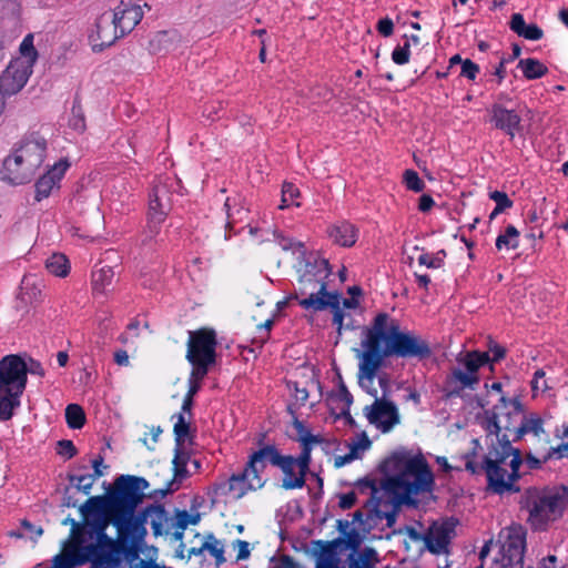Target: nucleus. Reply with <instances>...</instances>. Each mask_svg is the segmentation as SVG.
Segmentation results:
<instances>
[{"label": "nucleus", "mask_w": 568, "mask_h": 568, "mask_svg": "<svg viewBox=\"0 0 568 568\" xmlns=\"http://www.w3.org/2000/svg\"><path fill=\"white\" fill-rule=\"evenodd\" d=\"M485 429L490 444L481 463L467 456L465 468L473 475L484 473L487 488L494 494L517 493L519 487V467L523 464L521 453L511 446L513 437L518 435L523 419L521 404L518 399L500 398L491 412L486 410Z\"/></svg>", "instance_id": "obj_1"}, {"label": "nucleus", "mask_w": 568, "mask_h": 568, "mask_svg": "<svg viewBox=\"0 0 568 568\" xmlns=\"http://www.w3.org/2000/svg\"><path fill=\"white\" fill-rule=\"evenodd\" d=\"M362 347L358 353L359 379L372 382L385 358L426 359L432 355L427 339L413 331L403 329L398 320L385 312L378 313L369 326L363 328Z\"/></svg>", "instance_id": "obj_2"}, {"label": "nucleus", "mask_w": 568, "mask_h": 568, "mask_svg": "<svg viewBox=\"0 0 568 568\" xmlns=\"http://www.w3.org/2000/svg\"><path fill=\"white\" fill-rule=\"evenodd\" d=\"M115 490L110 496V516L118 530L114 540L108 536L109 545L104 548L111 559L101 561L98 558L97 568H120L122 555H136L146 535L143 517L135 516L136 507L143 501L144 490L149 483L143 477L121 475L114 481Z\"/></svg>", "instance_id": "obj_3"}, {"label": "nucleus", "mask_w": 568, "mask_h": 568, "mask_svg": "<svg viewBox=\"0 0 568 568\" xmlns=\"http://www.w3.org/2000/svg\"><path fill=\"white\" fill-rule=\"evenodd\" d=\"M381 468L385 474H393L383 480L381 488L400 504L416 505V496L433 490L434 475L422 454L412 456L407 450H397Z\"/></svg>", "instance_id": "obj_4"}, {"label": "nucleus", "mask_w": 568, "mask_h": 568, "mask_svg": "<svg viewBox=\"0 0 568 568\" xmlns=\"http://www.w3.org/2000/svg\"><path fill=\"white\" fill-rule=\"evenodd\" d=\"M27 386L24 359L16 354L0 361V420L7 422L21 405V396Z\"/></svg>", "instance_id": "obj_5"}, {"label": "nucleus", "mask_w": 568, "mask_h": 568, "mask_svg": "<svg viewBox=\"0 0 568 568\" xmlns=\"http://www.w3.org/2000/svg\"><path fill=\"white\" fill-rule=\"evenodd\" d=\"M567 503L568 490L565 487L561 490L531 494L527 498L531 526L542 529L548 521L561 516Z\"/></svg>", "instance_id": "obj_6"}, {"label": "nucleus", "mask_w": 568, "mask_h": 568, "mask_svg": "<svg viewBox=\"0 0 568 568\" xmlns=\"http://www.w3.org/2000/svg\"><path fill=\"white\" fill-rule=\"evenodd\" d=\"M334 294L327 291L326 283L317 277L313 268H307L297 281L294 298L304 310L320 312L327 308L326 298Z\"/></svg>", "instance_id": "obj_7"}, {"label": "nucleus", "mask_w": 568, "mask_h": 568, "mask_svg": "<svg viewBox=\"0 0 568 568\" xmlns=\"http://www.w3.org/2000/svg\"><path fill=\"white\" fill-rule=\"evenodd\" d=\"M371 394L376 396V389L371 392ZM364 415L369 424L374 425L382 433L390 432L400 422L396 405L384 397H375L374 403L364 408Z\"/></svg>", "instance_id": "obj_8"}, {"label": "nucleus", "mask_w": 568, "mask_h": 568, "mask_svg": "<svg viewBox=\"0 0 568 568\" xmlns=\"http://www.w3.org/2000/svg\"><path fill=\"white\" fill-rule=\"evenodd\" d=\"M216 334L213 329L201 328L189 332L186 359L205 361L215 363Z\"/></svg>", "instance_id": "obj_9"}, {"label": "nucleus", "mask_w": 568, "mask_h": 568, "mask_svg": "<svg viewBox=\"0 0 568 568\" xmlns=\"http://www.w3.org/2000/svg\"><path fill=\"white\" fill-rule=\"evenodd\" d=\"M172 207L171 192L166 183L153 186L149 201L148 227L151 234H156L159 225L165 220Z\"/></svg>", "instance_id": "obj_10"}, {"label": "nucleus", "mask_w": 568, "mask_h": 568, "mask_svg": "<svg viewBox=\"0 0 568 568\" xmlns=\"http://www.w3.org/2000/svg\"><path fill=\"white\" fill-rule=\"evenodd\" d=\"M282 454L275 445H263L257 450L248 456L245 465L246 471L254 480V486H264L265 480L262 478V473L265 470L267 463L272 466H277Z\"/></svg>", "instance_id": "obj_11"}, {"label": "nucleus", "mask_w": 568, "mask_h": 568, "mask_svg": "<svg viewBox=\"0 0 568 568\" xmlns=\"http://www.w3.org/2000/svg\"><path fill=\"white\" fill-rule=\"evenodd\" d=\"M525 536L519 529H510L500 541V562L504 568H523Z\"/></svg>", "instance_id": "obj_12"}, {"label": "nucleus", "mask_w": 568, "mask_h": 568, "mask_svg": "<svg viewBox=\"0 0 568 568\" xmlns=\"http://www.w3.org/2000/svg\"><path fill=\"white\" fill-rule=\"evenodd\" d=\"M31 68L23 60L10 62L0 77V93L3 98L19 92L24 87L32 72Z\"/></svg>", "instance_id": "obj_13"}, {"label": "nucleus", "mask_w": 568, "mask_h": 568, "mask_svg": "<svg viewBox=\"0 0 568 568\" xmlns=\"http://www.w3.org/2000/svg\"><path fill=\"white\" fill-rule=\"evenodd\" d=\"M457 521L453 518L434 523L426 532L425 547L432 554L448 552V545L455 536V528Z\"/></svg>", "instance_id": "obj_14"}, {"label": "nucleus", "mask_w": 568, "mask_h": 568, "mask_svg": "<svg viewBox=\"0 0 568 568\" xmlns=\"http://www.w3.org/2000/svg\"><path fill=\"white\" fill-rule=\"evenodd\" d=\"M47 149L45 140L42 138H30L24 140L14 151L21 155L24 161L22 175L33 176L44 160Z\"/></svg>", "instance_id": "obj_15"}, {"label": "nucleus", "mask_w": 568, "mask_h": 568, "mask_svg": "<svg viewBox=\"0 0 568 568\" xmlns=\"http://www.w3.org/2000/svg\"><path fill=\"white\" fill-rule=\"evenodd\" d=\"M108 13L124 36L130 33L143 18L141 6L134 3L132 0H121L114 9Z\"/></svg>", "instance_id": "obj_16"}, {"label": "nucleus", "mask_w": 568, "mask_h": 568, "mask_svg": "<svg viewBox=\"0 0 568 568\" xmlns=\"http://www.w3.org/2000/svg\"><path fill=\"white\" fill-rule=\"evenodd\" d=\"M399 505L400 503H394L390 497L387 499L367 500L365 503L367 518L371 520L386 519V526L392 528L396 524Z\"/></svg>", "instance_id": "obj_17"}, {"label": "nucleus", "mask_w": 568, "mask_h": 568, "mask_svg": "<svg viewBox=\"0 0 568 568\" xmlns=\"http://www.w3.org/2000/svg\"><path fill=\"white\" fill-rule=\"evenodd\" d=\"M190 460V455L186 453L183 448V446H176L174 448V458L172 460L173 464V471L174 476L173 479L168 481L166 487L164 489H156L154 490L150 497H165L168 494L173 493L179 488V485H175L176 481H181L182 479L186 478L189 475V471L186 469L187 462Z\"/></svg>", "instance_id": "obj_18"}, {"label": "nucleus", "mask_w": 568, "mask_h": 568, "mask_svg": "<svg viewBox=\"0 0 568 568\" xmlns=\"http://www.w3.org/2000/svg\"><path fill=\"white\" fill-rule=\"evenodd\" d=\"M352 546L351 539H335L326 542L316 558V568H345L339 567L338 554Z\"/></svg>", "instance_id": "obj_19"}, {"label": "nucleus", "mask_w": 568, "mask_h": 568, "mask_svg": "<svg viewBox=\"0 0 568 568\" xmlns=\"http://www.w3.org/2000/svg\"><path fill=\"white\" fill-rule=\"evenodd\" d=\"M283 473L281 487L285 490L298 489L305 486L306 474L297 470L292 455H282L277 466Z\"/></svg>", "instance_id": "obj_20"}, {"label": "nucleus", "mask_w": 568, "mask_h": 568, "mask_svg": "<svg viewBox=\"0 0 568 568\" xmlns=\"http://www.w3.org/2000/svg\"><path fill=\"white\" fill-rule=\"evenodd\" d=\"M491 121L497 129L504 131L511 139L515 136V132L520 131L521 129L520 115L516 111L508 110L500 104L493 105Z\"/></svg>", "instance_id": "obj_21"}, {"label": "nucleus", "mask_w": 568, "mask_h": 568, "mask_svg": "<svg viewBox=\"0 0 568 568\" xmlns=\"http://www.w3.org/2000/svg\"><path fill=\"white\" fill-rule=\"evenodd\" d=\"M69 164L67 162H60L43 174L36 183V200L41 201L48 197L51 192L59 187V182L64 175Z\"/></svg>", "instance_id": "obj_22"}, {"label": "nucleus", "mask_w": 568, "mask_h": 568, "mask_svg": "<svg viewBox=\"0 0 568 568\" xmlns=\"http://www.w3.org/2000/svg\"><path fill=\"white\" fill-rule=\"evenodd\" d=\"M478 383L479 376H473L471 373L454 368L446 379L444 390L447 397H457L465 388L475 389Z\"/></svg>", "instance_id": "obj_23"}, {"label": "nucleus", "mask_w": 568, "mask_h": 568, "mask_svg": "<svg viewBox=\"0 0 568 568\" xmlns=\"http://www.w3.org/2000/svg\"><path fill=\"white\" fill-rule=\"evenodd\" d=\"M352 546L347 550L351 552L347 555L348 568H375V565L379 561L377 551L372 547H365L358 550L359 541L356 538H349Z\"/></svg>", "instance_id": "obj_24"}, {"label": "nucleus", "mask_w": 568, "mask_h": 568, "mask_svg": "<svg viewBox=\"0 0 568 568\" xmlns=\"http://www.w3.org/2000/svg\"><path fill=\"white\" fill-rule=\"evenodd\" d=\"M97 27V40L100 41L97 45L101 48L112 45L118 39L124 37L121 33L118 24L113 21L108 12L102 13L95 23Z\"/></svg>", "instance_id": "obj_25"}, {"label": "nucleus", "mask_w": 568, "mask_h": 568, "mask_svg": "<svg viewBox=\"0 0 568 568\" xmlns=\"http://www.w3.org/2000/svg\"><path fill=\"white\" fill-rule=\"evenodd\" d=\"M24 161L16 151L3 161L2 180L13 185H21L31 181L33 176H23Z\"/></svg>", "instance_id": "obj_26"}, {"label": "nucleus", "mask_w": 568, "mask_h": 568, "mask_svg": "<svg viewBox=\"0 0 568 568\" xmlns=\"http://www.w3.org/2000/svg\"><path fill=\"white\" fill-rule=\"evenodd\" d=\"M105 509L110 513V498L108 499L104 496H92L79 507L84 521H92L95 519L108 520L103 516Z\"/></svg>", "instance_id": "obj_27"}, {"label": "nucleus", "mask_w": 568, "mask_h": 568, "mask_svg": "<svg viewBox=\"0 0 568 568\" xmlns=\"http://www.w3.org/2000/svg\"><path fill=\"white\" fill-rule=\"evenodd\" d=\"M357 232V229L353 224L342 222L328 229V236L335 244L343 247H351L356 243Z\"/></svg>", "instance_id": "obj_28"}, {"label": "nucleus", "mask_w": 568, "mask_h": 568, "mask_svg": "<svg viewBox=\"0 0 568 568\" xmlns=\"http://www.w3.org/2000/svg\"><path fill=\"white\" fill-rule=\"evenodd\" d=\"M254 480L251 479V475L247 474L246 468L235 475H232L229 480V491L234 495L236 499L242 498L247 490H256L262 486H254Z\"/></svg>", "instance_id": "obj_29"}, {"label": "nucleus", "mask_w": 568, "mask_h": 568, "mask_svg": "<svg viewBox=\"0 0 568 568\" xmlns=\"http://www.w3.org/2000/svg\"><path fill=\"white\" fill-rule=\"evenodd\" d=\"M140 516L143 517L145 524L150 523L154 535L162 532L163 524L166 520V513L162 505H151L141 511Z\"/></svg>", "instance_id": "obj_30"}, {"label": "nucleus", "mask_w": 568, "mask_h": 568, "mask_svg": "<svg viewBox=\"0 0 568 568\" xmlns=\"http://www.w3.org/2000/svg\"><path fill=\"white\" fill-rule=\"evenodd\" d=\"M204 550L209 551L215 558L217 567L225 562L223 545L213 535H210L200 548L193 547L190 549L189 552L190 556H197L202 554Z\"/></svg>", "instance_id": "obj_31"}, {"label": "nucleus", "mask_w": 568, "mask_h": 568, "mask_svg": "<svg viewBox=\"0 0 568 568\" xmlns=\"http://www.w3.org/2000/svg\"><path fill=\"white\" fill-rule=\"evenodd\" d=\"M459 362L465 366L466 372L471 373L473 376H478V369L490 362V356L487 352L473 351L466 353Z\"/></svg>", "instance_id": "obj_32"}, {"label": "nucleus", "mask_w": 568, "mask_h": 568, "mask_svg": "<svg viewBox=\"0 0 568 568\" xmlns=\"http://www.w3.org/2000/svg\"><path fill=\"white\" fill-rule=\"evenodd\" d=\"M518 67L528 80L539 79L548 72V68L544 63L532 58L521 59Z\"/></svg>", "instance_id": "obj_33"}, {"label": "nucleus", "mask_w": 568, "mask_h": 568, "mask_svg": "<svg viewBox=\"0 0 568 568\" xmlns=\"http://www.w3.org/2000/svg\"><path fill=\"white\" fill-rule=\"evenodd\" d=\"M114 272L110 266H103L92 273V288L94 293L103 294L111 285Z\"/></svg>", "instance_id": "obj_34"}, {"label": "nucleus", "mask_w": 568, "mask_h": 568, "mask_svg": "<svg viewBox=\"0 0 568 568\" xmlns=\"http://www.w3.org/2000/svg\"><path fill=\"white\" fill-rule=\"evenodd\" d=\"M45 267L51 274L60 277L67 276L70 270L67 256L60 253L52 254L47 260Z\"/></svg>", "instance_id": "obj_35"}, {"label": "nucleus", "mask_w": 568, "mask_h": 568, "mask_svg": "<svg viewBox=\"0 0 568 568\" xmlns=\"http://www.w3.org/2000/svg\"><path fill=\"white\" fill-rule=\"evenodd\" d=\"M542 419L539 417H530L527 418L523 414V419H520V427L518 428V435L513 437V440L520 439L527 433H534L535 435H539L542 433Z\"/></svg>", "instance_id": "obj_36"}, {"label": "nucleus", "mask_w": 568, "mask_h": 568, "mask_svg": "<svg viewBox=\"0 0 568 568\" xmlns=\"http://www.w3.org/2000/svg\"><path fill=\"white\" fill-rule=\"evenodd\" d=\"M67 424L72 429H80L85 423L83 408L78 404H69L65 408Z\"/></svg>", "instance_id": "obj_37"}, {"label": "nucleus", "mask_w": 568, "mask_h": 568, "mask_svg": "<svg viewBox=\"0 0 568 568\" xmlns=\"http://www.w3.org/2000/svg\"><path fill=\"white\" fill-rule=\"evenodd\" d=\"M518 236L519 232L514 225H508L505 230L504 234H500L496 239V247L501 250L506 248H516L518 246Z\"/></svg>", "instance_id": "obj_38"}, {"label": "nucleus", "mask_w": 568, "mask_h": 568, "mask_svg": "<svg viewBox=\"0 0 568 568\" xmlns=\"http://www.w3.org/2000/svg\"><path fill=\"white\" fill-rule=\"evenodd\" d=\"M293 426L298 434L297 440L302 444V446L320 444L323 442L320 436L313 435L310 429H307L305 425L297 418H294Z\"/></svg>", "instance_id": "obj_39"}, {"label": "nucleus", "mask_w": 568, "mask_h": 568, "mask_svg": "<svg viewBox=\"0 0 568 568\" xmlns=\"http://www.w3.org/2000/svg\"><path fill=\"white\" fill-rule=\"evenodd\" d=\"M176 423L174 424L175 445L184 446L186 437L190 435V423L185 420L183 413L176 415Z\"/></svg>", "instance_id": "obj_40"}, {"label": "nucleus", "mask_w": 568, "mask_h": 568, "mask_svg": "<svg viewBox=\"0 0 568 568\" xmlns=\"http://www.w3.org/2000/svg\"><path fill=\"white\" fill-rule=\"evenodd\" d=\"M327 308L329 307L333 312V324L337 326L338 335L342 334L344 312L339 305V295L335 293L329 298H326Z\"/></svg>", "instance_id": "obj_41"}, {"label": "nucleus", "mask_w": 568, "mask_h": 568, "mask_svg": "<svg viewBox=\"0 0 568 568\" xmlns=\"http://www.w3.org/2000/svg\"><path fill=\"white\" fill-rule=\"evenodd\" d=\"M68 480L70 483H77L75 484V488L77 490L83 493L84 495H89L92 487H93V484L97 479H94L92 476H90L89 474L87 475H74V474H68L67 476Z\"/></svg>", "instance_id": "obj_42"}, {"label": "nucleus", "mask_w": 568, "mask_h": 568, "mask_svg": "<svg viewBox=\"0 0 568 568\" xmlns=\"http://www.w3.org/2000/svg\"><path fill=\"white\" fill-rule=\"evenodd\" d=\"M355 486L358 489V491L362 493V494H365V493L369 491L371 497H369L368 500H378V499L383 498L382 496H379V494L382 493L383 488L379 489L376 486V481L373 480V479H369V478L358 479L356 481Z\"/></svg>", "instance_id": "obj_43"}, {"label": "nucleus", "mask_w": 568, "mask_h": 568, "mask_svg": "<svg viewBox=\"0 0 568 568\" xmlns=\"http://www.w3.org/2000/svg\"><path fill=\"white\" fill-rule=\"evenodd\" d=\"M20 52L22 53V55L27 59L24 60L27 64H30L32 67V64L36 62L37 58H38V52L33 45V37L32 34H28L21 45H20Z\"/></svg>", "instance_id": "obj_44"}, {"label": "nucleus", "mask_w": 568, "mask_h": 568, "mask_svg": "<svg viewBox=\"0 0 568 568\" xmlns=\"http://www.w3.org/2000/svg\"><path fill=\"white\" fill-rule=\"evenodd\" d=\"M445 257H446L445 250H439L435 255H430L427 253L422 254L418 257V263L420 265H425L429 268H439L443 266Z\"/></svg>", "instance_id": "obj_45"}, {"label": "nucleus", "mask_w": 568, "mask_h": 568, "mask_svg": "<svg viewBox=\"0 0 568 568\" xmlns=\"http://www.w3.org/2000/svg\"><path fill=\"white\" fill-rule=\"evenodd\" d=\"M224 206L226 209V217H227L225 229L232 230L237 222L243 221V215H246L247 211L244 210L243 207H239L235 211H231L230 199H227L225 201Z\"/></svg>", "instance_id": "obj_46"}, {"label": "nucleus", "mask_w": 568, "mask_h": 568, "mask_svg": "<svg viewBox=\"0 0 568 568\" xmlns=\"http://www.w3.org/2000/svg\"><path fill=\"white\" fill-rule=\"evenodd\" d=\"M192 366H193V369L191 372V376H190V379H193V381H196V382H201L205 375L207 374L209 372V367L211 365H213L214 363H206L205 361H199V359H194V358H191V359H187Z\"/></svg>", "instance_id": "obj_47"}, {"label": "nucleus", "mask_w": 568, "mask_h": 568, "mask_svg": "<svg viewBox=\"0 0 568 568\" xmlns=\"http://www.w3.org/2000/svg\"><path fill=\"white\" fill-rule=\"evenodd\" d=\"M311 452H312V445H304V446H302L301 454L297 457L293 456V460L295 462V465L297 466V470H302L306 475L310 471Z\"/></svg>", "instance_id": "obj_48"}, {"label": "nucleus", "mask_w": 568, "mask_h": 568, "mask_svg": "<svg viewBox=\"0 0 568 568\" xmlns=\"http://www.w3.org/2000/svg\"><path fill=\"white\" fill-rule=\"evenodd\" d=\"M404 182L406 187L414 192H422L425 187L424 182L414 170H406L404 172Z\"/></svg>", "instance_id": "obj_49"}, {"label": "nucleus", "mask_w": 568, "mask_h": 568, "mask_svg": "<svg viewBox=\"0 0 568 568\" xmlns=\"http://www.w3.org/2000/svg\"><path fill=\"white\" fill-rule=\"evenodd\" d=\"M200 520V514L190 515L186 510L178 511L175 516V527L184 530L189 525H196Z\"/></svg>", "instance_id": "obj_50"}, {"label": "nucleus", "mask_w": 568, "mask_h": 568, "mask_svg": "<svg viewBox=\"0 0 568 568\" xmlns=\"http://www.w3.org/2000/svg\"><path fill=\"white\" fill-rule=\"evenodd\" d=\"M392 60L396 64H405L409 60V40H406L404 45H397L392 52Z\"/></svg>", "instance_id": "obj_51"}, {"label": "nucleus", "mask_w": 568, "mask_h": 568, "mask_svg": "<svg viewBox=\"0 0 568 568\" xmlns=\"http://www.w3.org/2000/svg\"><path fill=\"white\" fill-rule=\"evenodd\" d=\"M70 125L79 132H82L85 129L84 115L82 113L80 104L74 103L72 106V116L70 119Z\"/></svg>", "instance_id": "obj_52"}, {"label": "nucleus", "mask_w": 568, "mask_h": 568, "mask_svg": "<svg viewBox=\"0 0 568 568\" xmlns=\"http://www.w3.org/2000/svg\"><path fill=\"white\" fill-rule=\"evenodd\" d=\"M57 454L71 459L78 454V449L74 444L69 439H61L57 444Z\"/></svg>", "instance_id": "obj_53"}, {"label": "nucleus", "mask_w": 568, "mask_h": 568, "mask_svg": "<svg viewBox=\"0 0 568 568\" xmlns=\"http://www.w3.org/2000/svg\"><path fill=\"white\" fill-rule=\"evenodd\" d=\"M271 568H303L301 564L295 561L288 555H281L278 557H273L271 560Z\"/></svg>", "instance_id": "obj_54"}, {"label": "nucleus", "mask_w": 568, "mask_h": 568, "mask_svg": "<svg viewBox=\"0 0 568 568\" xmlns=\"http://www.w3.org/2000/svg\"><path fill=\"white\" fill-rule=\"evenodd\" d=\"M489 197L496 202L497 211H505L513 206V201L508 197L505 192L494 191L489 194Z\"/></svg>", "instance_id": "obj_55"}, {"label": "nucleus", "mask_w": 568, "mask_h": 568, "mask_svg": "<svg viewBox=\"0 0 568 568\" xmlns=\"http://www.w3.org/2000/svg\"><path fill=\"white\" fill-rule=\"evenodd\" d=\"M14 39V32L7 29L4 26H0V61L4 57L6 47L11 43Z\"/></svg>", "instance_id": "obj_56"}, {"label": "nucleus", "mask_w": 568, "mask_h": 568, "mask_svg": "<svg viewBox=\"0 0 568 568\" xmlns=\"http://www.w3.org/2000/svg\"><path fill=\"white\" fill-rule=\"evenodd\" d=\"M395 535L406 534L414 541L426 542V534L418 532L413 526H404L393 531Z\"/></svg>", "instance_id": "obj_57"}, {"label": "nucleus", "mask_w": 568, "mask_h": 568, "mask_svg": "<svg viewBox=\"0 0 568 568\" xmlns=\"http://www.w3.org/2000/svg\"><path fill=\"white\" fill-rule=\"evenodd\" d=\"M564 436L568 437V427L564 432ZM557 456L558 458L568 456V442L562 443L557 447L550 448V450L545 455V460L550 459L552 456Z\"/></svg>", "instance_id": "obj_58"}, {"label": "nucleus", "mask_w": 568, "mask_h": 568, "mask_svg": "<svg viewBox=\"0 0 568 568\" xmlns=\"http://www.w3.org/2000/svg\"><path fill=\"white\" fill-rule=\"evenodd\" d=\"M478 71L479 67L471 60L466 59L463 61L460 75L466 77L469 80H475Z\"/></svg>", "instance_id": "obj_59"}, {"label": "nucleus", "mask_w": 568, "mask_h": 568, "mask_svg": "<svg viewBox=\"0 0 568 568\" xmlns=\"http://www.w3.org/2000/svg\"><path fill=\"white\" fill-rule=\"evenodd\" d=\"M544 378H545V372L542 369H538L535 372L534 378L531 381V388L534 392H537V390L545 392L549 388Z\"/></svg>", "instance_id": "obj_60"}, {"label": "nucleus", "mask_w": 568, "mask_h": 568, "mask_svg": "<svg viewBox=\"0 0 568 568\" xmlns=\"http://www.w3.org/2000/svg\"><path fill=\"white\" fill-rule=\"evenodd\" d=\"M544 36L542 30L537 24H526L524 31L519 37L528 40H539Z\"/></svg>", "instance_id": "obj_61"}, {"label": "nucleus", "mask_w": 568, "mask_h": 568, "mask_svg": "<svg viewBox=\"0 0 568 568\" xmlns=\"http://www.w3.org/2000/svg\"><path fill=\"white\" fill-rule=\"evenodd\" d=\"M509 27H510V29L515 33L520 36L521 32L524 31L525 27H526V23H525L523 14L521 13H514L511 16V19H510V22H509Z\"/></svg>", "instance_id": "obj_62"}, {"label": "nucleus", "mask_w": 568, "mask_h": 568, "mask_svg": "<svg viewBox=\"0 0 568 568\" xmlns=\"http://www.w3.org/2000/svg\"><path fill=\"white\" fill-rule=\"evenodd\" d=\"M356 499L357 497L355 491L343 494L339 496L338 506L344 510L351 509L355 505Z\"/></svg>", "instance_id": "obj_63"}, {"label": "nucleus", "mask_w": 568, "mask_h": 568, "mask_svg": "<svg viewBox=\"0 0 568 568\" xmlns=\"http://www.w3.org/2000/svg\"><path fill=\"white\" fill-rule=\"evenodd\" d=\"M378 32L384 37H389L394 32V23L389 18L381 19L377 23Z\"/></svg>", "instance_id": "obj_64"}]
</instances>
